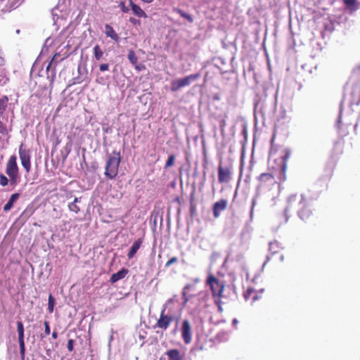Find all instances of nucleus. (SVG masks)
<instances>
[{
	"label": "nucleus",
	"instance_id": "nucleus-57",
	"mask_svg": "<svg viewBox=\"0 0 360 360\" xmlns=\"http://www.w3.org/2000/svg\"><path fill=\"white\" fill-rule=\"evenodd\" d=\"M188 288V286H186V287L184 288V290H185L186 288Z\"/></svg>",
	"mask_w": 360,
	"mask_h": 360
},
{
	"label": "nucleus",
	"instance_id": "nucleus-17",
	"mask_svg": "<svg viewBox=\"0 0 360 360\" xmlns=\"http://www.w3.org/2000/svg\"><path fill=\"white\" fill-rule=\"evenodd\" d=\"M129 6L131 8L133 13L139 18H146L148 17L146 12L138 5L135 4L132 0H129Z\"/></svg>",
	"mask_w": 360,
	"mask_h": 360
},
{
	"label": "nucleus",
	"instance_id": "nucleus-15",
	"mask_svg": "<svg viewBox=\"0 0 360 360\" xmlns=\"http://www.w3.org/2000/svg\"><path fill=\"white\" fill-rule=\"evenodd\" d=\"M261 186L266 185H274L276 180L273 174L269 173H263L259 176Z\"/></svg>",
	"mask_w": 360,
	"mask_h": 360
},
{
	"label": "nucleus",
	"instance_id": "nucleus-7",
	"mask_svg": "<svg viewBox=\"0 0 360 360\" xmlns=\"http://www.w3.org/2000/svg\"><path fill=\"white\" fill-rule=\"evenodd\" d=\"M290 152L288 150H285L284 154L281 156V158L278 159L279 163L278 166V174L277 178L281 181H283L286 179V168H287V160L290 158Z\"/></svg>",
	"mask_w": 360,
	"mask_h": 360
},
{
	"label": "nucleus",
	"instance_id": "nucleus-56",
	"mask_svg": "<svg viewBox=\"0 0 360 360\" xmlns=\"http://www.w3.org/2000/svg\"><path fill=\"white\" fill-rule=\"evenodd\" d=\"M252 153H254V148H252ZM252 155H253V154H252Z\"/></svg>",
	"mask_w": 360,
	"mask_h": 360
},
{
	"label": "nucleus",
	"instance_id": "nucleus-36",
	"mask_svg": "<svg viewBox=\"0 0 360 360\" xmlns=\"http://www.w3.org/2000/svg\"><path fill=\"white\" fill-rule=\"evenodd\" d=\"M23 0H14L13 4H12V6H11V8L9 9H8L7 11H11V9L13 8H17L22 2Z\"/></svg>",
	"mask_w": 360,
	"mask_h": 360
},
{
	"label": "nucleus",
	"instance_id": "nucleus-13",
	"mask_svg": "<svg viewBox=\"0 0 360 360\" xmlns=\"http://www.w3.org/2000/svg\"><path fill=\"white\" fill-rule=\"evenodd\" d=\"M17 330L18 334V342H19V346H20V352L21 355L25 354V342H24V326L22 322L18 321L17 322Z\"/></svg>",
	"mask_w": 360,
	"mask_h": 360
},
{
	"label": "nucleus",
	"instance_id": "nucleus-33",
	"mask_svg": "<svg viewBox=\"0 0 360 360\" xmlns=\"http://www.w3.org/2000/svg\"><path fill=\"white\" fill-rule=\"evenodd\" d=\"M8 179H7V177L6 176H4V174H0V184L2 186H6V185H8Z\"/></svg>",
	"mask_w": 360,
	"mask_h": 360
},
{
	"label": "nucleus",
	"instance_id": "nucleus-27",
	"mask_svg": "<svg viewBox=\"0 0 360 360\" xmlns=\"http://www.w3.org/2000/svg\"><path fill=\"white\" fill-rule=\"evenodd\" d=\"M263 288H259V289H257L255 288H253V287H251V288H249V291H248V293H249V297H252V299L253 301H255L256 300L258 299L259 296L257 295H253V292H263Z\"/></svg>",
	"mask_w": 360,
	"mask_h": 360
},
{
	"label": "nucleus",
	"instance_id": "nucleus-21",
	"mask_svg": "<svg viewBox=\"0 0 360 360\" xmlns=\"http://www.w3.org/2000/svg\"><path fill=\"white\" fill-rule=\"evenodd\" d=\"M347 8L350 11V13H353L359 9V4L356 0H342Z\"/></svg>",
	"mask_w": 360,
	"mask_h": 360
},
{
	"label": "nucleus",
	"instance_id": "nucleus-12",
	"mask_svg": "<svg viewBox=\"0 0 360 360\" xmlns=\"http://www.w3.org/2000/svg\"><path fill=\"white\" fill-rule=\"evenodd\" d=\"M179 304L175 297L169 299L163 305L162 309L166 314L174 316L176 319V314L178 310Z\"/></svg>",
	"mask_w": 360,
	"mask_h": 360
},
{
	"label": "nucleus",
	"instance_id": "nucleus-28",
	"mask_svg": "<svg viewBox=\"0 0 360 360\" xmlns=\"http://www.w3.org/2000/svg\"><path fill=\"white\" fill-rule=\"evenodd\" d=\"M127 58L133 65H136L138 63V58L133 50H130L129 51Z\"/></svg>",
	"mask_w": 360,
	"mask_h": 360
},
{
	"label": "nucleus",
	"instance_id": "nucleus-31",
	"mask_svg": "<svg viewBox=\"0 0 360 360\" xmlns=\"http://www.w3.org/2000/svg\"><path fill=\"white\" fill-rule=\"evenodd\" d=\"M174 160H175V156L174 155H170L168 158V160H167V162L165 163V167L168 168V167H172L174 165Z\"/></svg>",
	"mask_w": 360,
	"mask_h": 360
},
{
	"label": "nucleus",
	"instance_id": "nucleus-40",
	"mask_svg": "<svg viewBox=\"0 0 360 360\" xmlns=\"http://www.w3.org/2000/svg\"><path fill=\"white\" fill-rule=\"evenodd\" d=\"M44 326H45V328H44V333L46 335H48L50 334L51 333V329H50V327H49V323L47 321H45L44 322Z\"/></svg>",
	"mask_w": 360,
	"mask_h": 360
},
{
	"label": "nucleus",
	"instance_id": "nucleus-50",
	"mask_svg": "<svg viewBox=\"0 0 360 360\" xmlns=\"http://www.w3.org/2000/svg\"><path fill=\"white\" fill-rule=\"evenodd\" d=\"M79 201V199L78 198H75L74 201L72 202L77 204Z\"/></svg>",
	"mask_w": 360,
	"mask_h": 360
},
{
	"label": "nucleus",
	"instance_id": "nucleus-6",
	"mask_svg": "<svg viewBox=\"0 0 360 360\" xmlns=\"http://www.w3.org/2000/svg\"><path fill=\"white\" fill-rule=\"evenodd\" d=\"M207 285L212 290V295L214 298L221 296L224 287L222 281L217 280L212 275H210L207 279Z\"/></svg>",
	"mask_w": 360,
	"mask_h": 360
},
{
	"label": "nucleus",
	"instance_id": "nucleus-9",
	"mask_svg": "<svg viewBox=\"0 0 360 360\" xmlns=\"http://www.w3.org/2000/svg\"><path fill=\"white\" fill-rule=\"evenodd\" d=\"M174 319V316L167 314L164 310H162L156 326L159 328L167 330Z\"/></svg>",
	"mask_w": 360,
	"mask_h": 360
},
{
	"label": "nucleus",
	"instance_id": "nucleus-43",
	"mask_svg": "<svg viewBox=\"0 0 360 360\" xmlns=\"http://www.w3.org/2000/svg\"><path fill=\"white\" fill-rule=\"evenodd\" d=\"M245 157V146L243 145V148H242V152H241V162H242V164L244 163Z\"/></svg>",
	"mask_w": 360,
	"mask_h": 360
},
{
	"label": "nucleus",
	"instance_id": "nucleus-10",
	"mask_svg": "<svg viewBox=\"0 0 360 360\" xmlns=\"http://www.w3.org/2000/svg\"><path fill=\"white\" fill-rule=\"evenodd\" d=\"M181 337L185 344L188 345L192 341V329L188 320H184L181 325Z\"/></svg>",
	"mask_w": 360,
	"mask_h": 360
},
{
	"label": "nucleus",
	"instance_id": "nucleus-24",
	"mask_svg": "<svg viewBox=\"0 0 360 360\" xmlns=\"http://www.w3.org/2000/svg\"><path fill=\"white\" fill-rule=\"evenodd\" d=\"M281 249L282 247L278 241L274 240L269 243V251L271 252V254L274 255L278 253Z\"/></svg>",
	"mask_w": 360,
	"mask_h": 360
},
{
	"label": "nucleus",
	"instance_id": "nucleus-14",
	"mask_svg": "<svg viewBox=\"0 0 360 360\" xmlns=\"http://www.w3.org/2000/svg\"><path fill=\"white\" fill-rule=\"evenodd\" d=\"M349 103L351 105H358L360 103V86L359 85L353 86L349 94Z\"/></svg>",
	"mask_w": 360,
	"mask_h": 360
},
{
	"label": "nucleus",
	"instance_id": "nucleus-45",
	"mask_svg": "<svg viewBox=\"0 0 360 360\" xmlns=\"http://www.w3.org/2000/svg\"><path fill=\"white\" fill-rule=\"evenodd\" d=\"M4 64V58L3 56L2 51L0 49V65H3Z\"/></svg>",
	"mask_w": 360,
	"mask_h": 360
},
{
	"label": "nucleus",
	"instance_id": "nucleus-26",
	"mask_svg": "<svg viewBox=\"0 0 360 360\" xmlns=\"http://www.w3.org/2000/svg\"><path fill=\"white\" fill-rule=\"evenodd\" d=\"M174 11H175L177 13H179L181 17H183L185 19H186L188 22H193V18H192V16L191 15L185 13L184 11H183L182 10L179 9V8H174Z\"/></svg>",
	"mask_w": 360,
	"mask_h": 360
},
{
	"label": "nucleus",
	"instance_id": "nucleus-11",
	"mask_svg": "<svg viewBox=\"0 0 360 360\" xmlns=\"http://www.w3.org/2000/svg\"><path fill=\"white\" fill-rule=\"evenodd\" d=\"M19 155L22 167L27 172H29L31 169L30 155L27 150L23 148V144H21L19 148Z\"/></svg>",
	"mask_w": 360,
	"mask_h": 360
},
{
	"label": "nucleus",
	"instance_id": "nucleus-39",
	"mask_svg": "<svg viewBox=\"0 0 360 360\" xmlns=\"http://www.w3.org/2000/svg\"><path fill=\"white\" fill-rule=\"evenodd\" d=\"M99 69L101 72L108 71L109 70V65L107 63L101 64Z\"/></svg>",
	"mask_w": 360,
	"mask_h": 360
},
{
	"label": "nucleus",
	"instance_id": "nucleus-44",
	"mask_svg": "<svg viewBox=\"0 0 360 360\" xmlns=\"http://www.w3.org/2000/svg\"><path fill=\"white\" fill-rule=\"evenodd\" d=\"M129 22L131 23H132L133 25H139L140 24V21L134 18H129Z\"/></svg>",
	"mask_w": 360,
	"mask_h": 360
},
{
	"label": "nucleus",
	"instance_id": "nucleus-19",
	"mask_svg": "<svg viewBox=\"0 0 360 360\" xmlns=\"http://www.w3.org/2000/svg\"><path fill=\"white\" fill-rule=\"evenodd\" d=\"M128 273V270L126 269H122L115 274H113L110 277V282L115 283L118 281L124 278Z\"/></svg>",
	"mask_w": 360,
	"mask_h": 360
},
{
	"label": "nucleus",
	"instance_id": "nucleus-22",
	"mask_svg": "<svg viewBox=\"0 0 360 360\" xmlns=\"http://www.w3.org/2000/svg\"><path fill=\"white\" fill-rule=\"evenodd\" d=\"M166 354L169 357V360H182L180 352L176 349L168 350Z\"/></svg>",
	"mask_w": 360,
	"mask_h": 360
},
{
	"label": "nucleus",
	"instance_id": "nucleus-32",
	"mask_svg": "<svg viewBox=\"0 0 360 360\" xmlns=\"http://www.w3.org/2000/svg\"><path fill=\"white\" fill-rule=\"evenodd\" d=\"M69 210L72 212L77 213L79 211V207L76 203L71 202L68 205Z\"/></svg>",
	"mask_w": 360,
	"mask_h": 360
},
{
	"label": "nucleus",
	"instance_id": "nucleus-1",
	"mask_svg": "<svg viewBox=\"0 0 360 360\" xmlns=\"http://www.w3.org/2000/svg\"><path fill=\"white\" fill-rule=\"evenodd\" d=\"M296 212L298 217L306 222L313 218L310 199L304 194H293L288 198L285 212Z\"/></svg>",
	"mask_w": 360,
	"mask_h": 360
},
{
	"label": "nucleus",
	"instance_id": "nucleus-4",
	"mask_svg": "<svg viewBox=\"0 0 360 360\" xmlns=\"http://www.w3.org/2000/svg\"><path fill=\"white\" fill-rule=\"evenodd\" d=\"M16 160V157L15 155H12L10 157L6 164V172L10 177V182L12 185H15L18 182V167Z\"/></svg>",
	"mask_w": 360,
	"mask_h": 360
},
{
	"label": "nucleus",
	"instance_id": "nucleus-29",
	"mask_svg": "<svg viewBox=\"0 0 360 360\" xmlns=\"http://www.w3.org/2000/svg\"><path fill=\"white\" fill-rule=\"evenodd\" d=\"M8 101V98L6 96L0 99V115H2L4 111L6 110Z\"/></svg>",
	"mask_w": 360,
	"mask_h": 360
},
{
	"label": "nucleus",
	"instance_id": "nucleus-8",
	"mask_svg": "<svg viewBox=\"0 0 360 360\" xmlns=\"http://www.w3.org/2000/svg\"><path fill=\"white\" fill-rule=\"evenodd\" d=\"M198 75H190L184 78L174 80L171 83V90L177 91L181 88L188 86L191 83L198 78Z\"/></svg>",
	"mask_w": 360,
	"mask_h": 360
},
{
	"label": "nucleus",
	"instance_id": "nucleus-25",
	"mask_svg": "<svg viewBox=\"0 0 360 360\" xmlns=\"http://www.w3.org/2000/svg\"><path fill=\"white\" fill-rule=\"evenodd\" d=\"M93 51H94V55L96 60H100L103 56V52L101 50V49L100 48V46L98 44L96 45L94 47Z\"/></svg>",
	"mask_w": 360,
	"mask_h": 360
},
{
	"label": "nucleus",
	"instance_id": "nucleus-30",
	"mask_svg": "<svg viewBox=\"0 0 360 360\" xmlns=\"http://www.w3.org/2000/svg\"><path fill=\"white\" fill-rule=\"evenodd\" d=\"M55 306V300L51 295L49 296V303H48V311L49 313H53V309Z\"/></svg>",
	"mask_w": 360,
	"mask_h": 360
},
{
	"label": "nucleus",
	"instance_id": "nucleus-37",
	"mask_svg": "<svg viewBox=\"0 0 360 360\" xmlns=\"http://www.w3.org/2000/svg\"><path fill=\"white\" fill-rule=\"evenodd\" d=\"M214 302L218 307V310L221 312L223 311L222 307H221V301L220 300V297L214 298Z\"/></svg>",
	"mask_w": 360,
	"mask_h": 360
},
{
	"label": "nucleus",
	"instance_id": "nucleus-18",
	"mask_svg": "<svg viewBox=\"0 0 360 360\" xmlns=\"http://www.w3.org/2000/svg\"><path fill=\"white\" fill-rule=\"evenodd\" d=\"M105 34L108 37L111 38L112 40L117 42L120 40L118 34L115 32L113 27L108 24L105 25Z\"/></svg>",
	"mask_w": 360,
	"mask_h": 360
},
{
	"label": "nucleus",
	"instance_id": "nucleus-42",
	"mask_svg": "<svg viewBox=\"0 0 360 360\" xmlns=\"http://www.w3.org/2000/svg\"><path fill=\"white\" fill-rule=\"evenodd\" d=\"M134 66L135 69L137 70L138 71H141V70L145 69L144 65L139 64L138 63L136 65H134Z\"/></svg>",
	"mask_w": 360,
	"mask_h": 360
},
{
	"label": "nucleus",
	"instance_id": "nucleus-46",
	"mask_svg": "<svg viewBox=\"0 0 360 360\" xmlns=\"http://www.w3.org/2000/svg\"><path fill=\"white\" fill-rule=\"evenodd\" d=\"M57 337H58V333H57V332L53 331V332L52 333V338H54V339H56V338H57Z\"/></svg>",
	"mask_w": 360,
	"mask_h": 360
},
{
	"label": "nucleus",
	"instance_id": "nucleus-5",
	"mask_svg": "<svg viewBox=\"0 0 360 360\" xmlns=\"http://www.w3.org/2000/svg\"><path fill=\"white\" fill-rule=\"evenodd\" d=\"M233 167L231 164L221 162L218 167V180L219 183H228L232 177Z\"/></svg>",
	"mask_w": 360,
	"mask_h": 360
},
{
	"label": "nucleus",
	"instance_id": "nucleus-55",
	"mask_svg": "<svg viewBox=\"0 0 360 360\" xmlns=\"http://www.w3.org/2000/svg\"><path fill=\"white\" fill-rule=\"evenodd\" d=\"M254 205H255V201L252 202V207H254ZM253 207H252V209Z\"/></svg>",
	"mask_w": 360,
	"mask_h": 360
},
{
	"label": "nucleus",
	"instance_id": "nucleus-54",
	"mask_svg": "<svg viewBox=\"0 0 360 360\" xmlns=\"http://www.w3.org/2000/svg\"><path fill=\"white\" fill-rule=\"evenodd\" d=\"M188 299L185 297V302H188Z\"/></svg>",
	"mask_w": 360,
	"mask_h": 360
},
{
	"label": "nucleus",
	"instance_id": "nucleus-41",
	"mask_svg": "<svg viewBox=\"0 0 360 360\" xmlns=\"http://www.w3.org/2000/svg\"><path fill=\"white\" fill-rule=\"evenodd\" d=\"M67 347L70 352H72L73 350V340H68Z\"/></svg>",
	"mask_w": 360,
	"mask_h": 360
},
{
	"label": "nucleus",
	"instance_id": "nucleus-53",
	"mask_svg": "<svg viewBox=\"0 0 360 360\" xmlns=\"http://www.w3.org/2000/svg\"><path fill=\"white\" fill-rule=\"evenodd\" d=\"M183 295H184V297H185V296H186V293H185V292H184H184H183Z\"/></svg>",
	"mask_w": 360,
	"mask_h": 360
},
{
	"label": "nucleus",
	"instance_id": "nucleus-51",
	"mask_svg": "<svg viewBox=\"0 0 360 360\" xmlns=\"http://www.w3.org/2000/svg\"><path fill=\"white\" fill-rule=\"evenodd\" d=\"M243 296L245 299H248V291L243 292Z\"/></svg>",
	"mask_w": 360,
	"mask_h": 360
},
{
	"label": "nucleus",
	"instance_id": "nucleus-47",
	"mask_svg": "<svg viewBox=\"0 0 360 360\" xmlns=\"http://www.w3.org/2000/svg\"><path fill=\"white\" fill-rule=\"evenodd\" d=\"M144 3L150 4L152 3L154 0H141Z\"/></svg>",
	"mask_w": 360,
	"mask_h": 360
},
{
	"label": "nucleus",
	"instance_id": "nucleus-20",
	"mask_svg": "<svg viewBox=\"0 0 360 360\" xmlns=\"http://www.w3.org/2000/svg\"><path fill=\"white\" fill-rule=\"evenodd\" d=\"M142 243V240L141 238L136 240L131 245L127 256L129 259H131L137 252L138 250L140 248L141 245Z\"/></svg>",
	"mask_w": 360,
	"mask_h": 360
},
{
	"label": "nucleus",
	"instance_id": "nucleus-3",
	"mask_svg": "<svg viewBox=\"0 0 360 360\" xmlns=\"http://www.w3.org/2000/svg\"><path fill=\"white\" fill-rule=\"evenodd\" d=\"M340 118V116L338 125L339 139L335 141L333 149L334 152L338 154H342L343 153V138L349 134L348 125L342 123Z\"/></svg>",
	"mask_w": 360,
	"mask_h": 360
},
{
	"label": "nucleus",
	"instance_id": "nucleus-38",
	"mask_svg": "<svg viewBox=\"0 0 360 360\" xmlns=\"http://www.w3.org/2000/svg\"><path fill=\"white\" fill-rule=\"evenodd\" d=\"M177 261H178L177 257H174L171 258V259H169V261L165 264V266H166V267H169V266H170L172 264H174V263L177 262Z\"/></svg>",
	"mask_w": 360,
	"mask_h": 360
},
{
	"label": "nucleus",
	"instance_id": "nucleus-16",
	"mask_svg": "<svg viewBox=\"0 0 360 360\" xmlns=\"http://www.w3.org/2000/svg\"><path fill=\"white\" fill-rule=\"evenodd\" d=\"M227 206V201L226 200H220L216 202L213 205V214L215 218L219 217L221 211L224 210Z\"/></svg>",
	"mask_w": 360,
	"mask_h": 360
},
{
	"label": "nucleus",
	"instance_id": "nucleus-48",
	"mask_svg": "<svg viewBox=\"0 0 360 360\" xmlns=\"http://www.w3.org/2000/svg\"><path fill=\"white\" fill-rule=\"evenodd\" d=\"M237 323H238V320L236 319H234L232 322L233 326H235Z\"/></svg>",
	"mask_w": 360,
	"mask_h": 360
},
{
	"label": "nucleus",
	"instance_id": "nucleus-35",
	"mask_svg": "<svg viewBox=\"0 0 360 360\" xmlns=\"http://www.w3.org/2000/svg\"><path fill=\"white\" fill-rule=\"evenodd\" d=\"M119 6L121 11L124 13H128L129 11V8L126 6L125 3L124 1H120L119 4Z\"/></svg>",
	"mask_w": 360,
	"mask_h": 360
},
{
	"label": "nucleus",
	"instance_id": "nucleus-34",
	"mask_svg": "<svg viewBox=\"0 0 360 360\" xmlns=\"http://www.w3.org/2000/svg\"><path fill=\"white\" fill-rule=\"evenodd\" d=\"M353 76L356 79H360V65L353 70Z\"/></svg>",
	"mask_w": 360,
	"mask_h": 360
},
{
	"label": "nucleus",
	"instance_id": "nucleus-52",
	"mask_svg": "<svg viewBox=\"0 0 360 360\" xmlns=\"http://www.w3.org/2000/svg\"><path fill=\"white\" fill-rule=\"evenodd\" d=\"M50 66H51V63H50V64H49V65H48V67H47V70H49V68H50Z\"/></svg>",
	"mask_w": 360,
	"mask_h": 360
},
{
	"label": "nucleus",
	"instance_id": "nucleus-2",
	"mask_svg": "<svg viewBox=\"0 0 360 360\" xmlns=\"http://www.w3.org/2000/svg\"><path fill=\"white\" fill-rule=\"evenodd\" d=\"M120 161V153L113 151L106 162L105 175L108 178L112 179L117 175Z\"/></svg>",
	"mask_w": 360,
	"mask_h": 360
},
{
	"label": "nucleus",
	"instance_id": "nucleus-23",
	"mask_svg": "<svg viewBox=\"0 0 360 360\" xmlns=\"http://www.w3.org/2000/svg\"><path fill=\"white\" fill-rule=\"evenodd\" d=\"M19 195H20L18 193H14L11 195L10 199L4 207V210L5 212L9 211L13 207V203L18 199Z\"/></svg>",
	"mask_w": 360,
	"mask_h": 360
},
{
	"label": "nucleus",
	"instance_id": "nucleus-49",
	"mask_svg": "<svg viewBox=\"0 0 360 360\" xmlns=\"http://www.w3.org/2000/svg\"><path fill=\"white\" fill-rule=\"evenodd\" d=\"M269 257H266V260L263 262V264H262V267H264V266H265V264H266V262L269 261Z\"/></svg>",
	"mask_w": 360,
	"mask_h": 360
}]
</instances>
